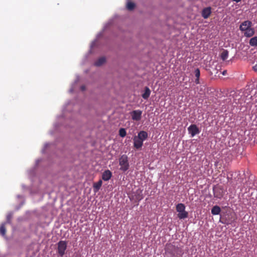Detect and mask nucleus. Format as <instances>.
<instances>
[{
  "label": "nucleus",
  "instance_id": "obj_1",
  "mask_svg": "<svg viewBox=\"0 0 257 257\" xmlns=\"http://www.w3.org/2000/svg\"><path fill=\"white\" fill-rule=\"evenodd\" d=\"M166 251L170 254L172 257H181L183 254L182 250L179 247L171 243L166 245Z\"/></svg>",
  "mask_w": 257,
  "mask_h": 257
},
{
  "label": "nucleus",
  "instance_id": "obj_2",
  "mask_svg": "<svg viewBox=\"0 0 257 257\" xmlns=\"http://www.w3.org/2000/svg\"><path fill=\"white\" fill-rule=\"evenodd\" d=\"M119 165H120V170L123 172H125L129 168L128 159L126 155H123L119 158Z\"/></svg>",
  "mask_w": 257,
  "mask_h": 257
},
{
  "label": "nucleus",
  "instance_id": "obj_3",
  "mask_svg": "<svg viewBox=\"0 0 257 257\" xmlns=\"http://www.w3.org/2000/svg\"><path fill=\"white\" fill-rule=\"evenodd\" d=\"M176 210L178 212V217L179 219H185L188 216V213L185 211V206L183 203H179L176 205Z\"/></svg>",
  "mask_w": 257,
  "mask_h": 257
},
{
  "label": "nucleus",
  "instance_id": "obj_4",
  "mask_svg": "<svg viewBox=\"0 0 257 257\" xmlns=\"http://www.w3.org/2000/svg\"><path fill=\"white\" fill-rule=\"evenodd\" d=\"M67 248V242L66 241L61 240L58 243V252L62 257L65 253Z\"/></svg>",
  "mask_w": 257,
  "mask_h": 257
},
{
  "label": "nucleus",
  "instance_id": "obj_5",
  "mask_svg": "<svg viewBox=\"0 0 257 257\" xmlns=\"http://www.w3.org/2000/svg\"><path fill=\"white\" fill-rule=\"evenodd\" d=\"M213 194L214 197L220 199L223 196L224 191L222 187L216 186L213 188Z\"/></svg>",
  "mask_w": 257,
  "mask_h": 257
},
{
  "label": "nucleus",
  "instance_id": "obj_6",
  "mask_svg": "<svg viewBox=\"0 0 257 257\" xmlns=\"http://www.w3.org/2000/svg\"><path fill=\"white\" fill-rule=\"evenodd\" d=\"M142 111L141 110H133L131 112L132 119L133 120L139 121L142 117Z\"/></svg>",
  "mask_w": 257,
  "mask_h": 257
},
{
  "label": "nucleus",
  "instance_id": "obj_7",
  "mask_svg": "<svg viewBox=\"0 0 257 257\" xmlns=\"http://www.w3.org/2000/svg\"><path fill=\"white\" fill-rule=\"evenodd\" d=\"M188 131L192 137L200 133V131L196 124H191L190 125L188 128Z\"/></svg>",
  "mask_w": 257,
  "mask_h": 257
},
{
  "label": "nucleus",
  "instance_id": "obj_8",
  "mask_svg": "<svg viewBox=\"0 0 257 257\" xmlns=\"http://www.w3.org/2000/svg\"><path fill=\"white\" fill-rule=\"evenodd\" d=\"M252 23L249 21H245L242 22L239 27V29L241 31H245L246 30L251 27Z\"/></svg>",
  "mask_w": 257,
  "mask_h": 257
},
{
  "label": "nucleus",
  "instance_id": "obj_9",
  "mask_svg": "<svg viewBox=\"0 0 257 257\" xmlns=\"http://www.w3.org/2000/svg\"><path fill=\"white\" fill-rule=\"evenodd\" d=\"M134 140V146L137 149H140L143 145V142L138 139L137 136H135L133 139Z\"/></svg>",
  "mask_w": 257,
  "mask_h": 257
},
{
  "label": "nucleus",
  "instance_id": "obj_10",
  "mask_svg": "<svg viewBox=\"0 0 257 257\" xmlns=\"http://www.w3.org/2000/svg\"><path fill=\"white\" fill-rule=\"evenodd\" d=\"M112 176V173L110 170H105L102 175V179L104 181H108L109 180Z\"/></svg>",
  "mask_w": 257,
  "mask_h": 257
},
{
  "label": "nucleus",
  "instance_id": "obj_11",
  "mask_svg": "<svg viewBox=\"0 0 257 257\" xmlns=\"http://www.w3.org/2000/svg\"><path fill=\"white\" fill-rule=\"evenodd\" d=\"M135 197L138 201L143 199L144 198L143 190L140 189H138L135 193Z\"/></svg>",
  "mask_w": 257,
  "mask_h": 257
},
{
  "label": "nucleus",
  "instance_id": "obj_12",
  "mask_svg": "<svg viewBox=\"0 0 257 257\" xmlns=\"http://www.w3.org/2000/svg\"><path fill=\"white\" fill-rule=\"evenodd\" d=\"M137 137H138V139L144 142V141H145L148 138V134L147 132L144 131H142L138 133V135L137 136Z\"/></svg>",
  "mask_w": 257,
  "mask_h": 257
},
{
  "label": "nucleus",
  "instance_id": "obj_13",
  "mask_svg": "<svg viewBox=\"0 0 257 257\" xmlns=\"http://www.w3.org/2000/svg\"><path fill=\"white\" fill-rule=\"evenodd\" d=\"M211 13V12L210 7L204 8L202 12V16L204 19H207L210 16Z\"/></svg>",
  "mask_w": 257,
  "mask_h": 257
},
{
  "label": "nucleus",
  "instance_id": "obj_14",
  "mask_svg": "<svg viewBox=\"0 0 257 257\" xmlns=\"http://www.w3.org/2000/svg\"><path fill=\"white\" fill-rule=\"evenodd\" d=\"M151 94V90L148 87H145L144 92L142 94V96L145 99H148Z\"/></svg>",
  "mask_w": 257,
  "mask_h": 257
},
{
  "label": "nucleus",
  "instance_id": "obj_15",
  "mask_svg": "<svg viewBox=\"0 0 257 257\" xmlns=\"http://www.w3.org/2000/svg\"><path fill=\"white\" fill-rule=\"evenodd\" d=\"M102 184L101 180H99L97 182L94 183L93 185V191L94 192H97L100 189Z\"/></svg>",
  "mask_w": 257,
  "mask_h": 257
},
{
  "label": "nucleus",
  "instance_id": "obj_16",
  "mask_svg": "<svg viewBox=\"0 0 257 257\" xmlns=\"http://www.w3.org/2000/svg\"><path fill=\"white\" fill-rule=\"evenodd\" d=\"M254 31L253 28L249 27L248 29L245 31L244 35L247 37H250L253 35Z\"/></svg>",
  "mask_w": 257,
  "mask_h": 257
},
{
  "label": "nucleus",
  "instance_id": "obj_17",
  "mask_svg": "<svg viewBox=\"0 0 257 257\" xmlns=\"http://www.w3.org/2000/svg\"><path fill=\"white\" fill-rule=\"evenodd\" d=\"M221 209L220 207L217 205L213 206L211 209V213L213 215H218L220 213Z\"/></svg>",
  "mask_w": 257,
  "mask_h": 257
},
{
  "label": "nucleus",
  "instance_id": "obj_18",
  "mask_svg": "<svg viewBox=\"0 0 257 257\" xmlns=\"http://www.w3.org/2000/svg\"><path fill=\"white\" fill-rule=\"evenodd\" d=\"M105 62V58L103 57L99 58L95 62L94 65L96 66H100Z\"/></svg>",
  "mask_w": 257,
  "mask_h": 257
},
{
  "label": "nucleus",
  "instance_id": "obj_19",
  "mask_svg": "<svg viewBox=\"0 0 257 257\" xmlns=\"http://www.w3.org/2000/svg\"><path fill=\"white\" fill-rule=\"evenodd\" d=\"M228 56V52L226 50H223L220 54V57L223 61L226 60Z\"/></svg>",
  "mask_w": 257,
  "mask_h": 257
},
{
  "label": "nucleus",
  "instance_id": "obj_20",
  "mask_svg": "<svg viewBox=\"0 0 257 257\" xmlns=\"http://www.w3.org/2000/svg\"><path fill=\"white\" fill-rule=\"evenodd\" d=\"M5 223H3L0 226V234L4 236L6 235V229L5 227Z\"/></svg>",
  "mask_w": 257,
  "mask_h": 257
},
{
  "label": "nucleus",
  "instance_id": "obj_21",
  "mask_svg": "<svg viewBox=\"0 0 257 257\" xmlns=\"http://www.w3.org/2000/svg\"><path fill=\"white\" fill-rule=\"evenodd\" d=\"M249 44L251 46H257V37L251 38L249 40Z\"/></svg>",
  "mask_w": 257,
  "mask_h": 257
},
{
  "label": "nucleus",
  "instance_id": "obj_22",
  "mask_svg": "<svg viewBox=\"0 0 257 257\" xmlns=\"http://www.w3.org/2000/svg\"><path fill=\"white\" fill-rule=\"evenodd\" d=\"M135 7V4L131 2H128L126 5V8L129 11H132Z\"/></svg>",
  "mask_w": 257,
  "mask_h": 257
},
{
  "label": "nucleus",
  "instance_id": "obj_23",
  "mask_svg": "<svg viewBox=\"0 0 257 257\" xmlns=\"http://www.w3.org/2000/svg\"><path fill=\"white\" fill-rule=\"evenodd\" d=\"M126 135L125 130L123 128H121L119 130V135L121 137H124Z\"/></svg>",
  "mask_w": 257,
  "mask_h": 257
},
{
  "label": "nucleus",
  "instance_id": "obj_24",
  "mask_svg": "<svg viewBox=\"0 0 257 257\" xmlns=\"http://www.w3.org/2000/svg\"><path fill=\"white\" fill-rule=\"evenodd\" d=\"M194 74L196 78H199L200 76V70L198 68L196 69L194 71Z\"/></svg>",
  "mask_w": 257,
  "mask_h": 257
},
{
  "label": "nucleus",
  "instance_id": "obj_25",
  "mask_svg": "<svg viewBox=\"0 0 257 257\" xmlns=\"http://www.w3.org/2000/svg\"><path fill=\"white\" fill-rule=\"evenodd\" d=\"M195 82L196 84H200V82H199V78H196L195 81Z\"/></svg>",
  "mask_w": 257,
  "mask_h": 257
},
{
  "label": "nucleus",
  "instance_id": "obj_26",
  "mask_svg": "<svg viewBox=\"0 0 257 257\" xmlns=\"http://www.w3.org/2000/svg\"><path fill=\"white\" fill-rule=\"evenodd\" d=\"M11 218V215H8V216H7V221H8V222H10Z\"/></svg>",
  "mask_w": 257,
  "mask_h": 257
},
{
  "label": "nucleus",
  "instance_id": "obj_27",
  "mask_svg": "<svg viewBox=\"0 0 257 257\" xmlns=\"http://www.w3.org/2000/svg\"><path fill=\"white\" fill-rule=\"evenodd\" d=\"M81 89L82 91L85 90V86H81Z\"/></svg>",
  "mask_w": 257,
  "mask_h": 257
},
{
  "label": "nucleus",
  "instance_id": "obj_28",
  "mask_svg": "<svg viewBox=\"0 0 257 257\" xmlns=\"http://www.w3.org/2000/svg\"><path fill=\"white\" fill-rule=\"evenodd\" d=\"M226 70L222 72V74H223V75H225V74H226Z\"/></svg>",
  "mask_w": 257,
  "mask_h": 257
},
{
  "label": "nucleus",
  "instance_id": "obj_29",
  "mask_svg": "<svg viewBox=\"0 0 257 257\" xmlns=\"http://www.w3.org/2000/svg\"><path fill=\"white\" fill-rule=\"evenodd\" d=\"M233 1L236 2V3H238V2H239L241 1V0H233Z\"/></svg>",
  "mask_w": 257,
  "mask_h": 257
}]
</instances>
